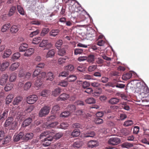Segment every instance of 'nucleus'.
Here are the masks:
<instances>
[{
	"label": "nucleus",
	"instance_id": "1",
	"mask_svg": "<svg viewBox=\"0 0 149 149\" xmlns=\"http://www.w3.org/2000/svg\"><path fill=\"white\" fill-rule=\"evenodd\" d=\"M50 108L48 106H45L40 110L39 114L40 117L44 116L47 115L49 112Z\"/></svg>",
	"mask_w": 149,
	"mask_h": 149
},
{
	"label": "nucleus",
	"instance_id": "2",
	"mask_svg": "<svg viewBox=\"0 0 149 149\" xmlns=\"http://www.w3.org/2000/svg\"><path fill=\"white\" fill-rule=\"evenodd\" d=\"M120 142V139L117 137L110 138L108 141V143L110 145L113 146L119 144Z\"/></svg>",
	"mask_w": 149,
	"mask_h": 149
},
{
	"label": "nucleus",
	"instance_id": "3",
	"mask_svg": "<svg viewBox=\"0 0 149 149\" xmlns=\"http://www.w3.org/2000/svg\"><path fill=\"white\" fill-rule=\"evenodd\" d=\"M138 91L139 92V93L141 95L142 97L143 95H145L149 92V89L147 87L144 86L143 85H140L138 88Z\"/></svg>",
	"mask_w": 149,
	"mask_h": 149
},
{
	"label": "nucleus",
	"instance_id": "4",
	"mask_svg": "<svg viewBox=\"0 0 149 149\" xmlns=\"http://www.w3.org/2000/svg\"><path fill=\"white\" fill-rule=\"evenodd\" d=\"M39 46L42 47H45L46 49H49L52 48V45L51 43L48 42V40H43L40 43Z\"/></svg>",
	"mask_w": 149,
	"mask_h": 149
},
{
	"label": "nucleus",
	"instance_id": "5",
	"mask_svg": "<svg viewBox=\"0 0 149 149\" xmlns=\"http://www.w3.org/2000/svg\"><path fill=\"white\" fill-rule=\"evenodd\" d=\"M55 131L53 130H49L46 131L42 133L40 136V139H41L42 138L45 137L48 135V136H54V134L55 133Z\"/></svg>",
	"mask_w": 149,
	"mask_h": 149
},
{
	"label": "nucleus",
	"instance_id": "6",
	"mask_svg": "<svg viewBox=\"0 0 149 149\" xmlns=\"http://www.w3.org/2000/svg\"><path fill=\"white\" fill-rule=\"evenodd\" d=\"M38 99V96L36 95H32L29 96L27 98V102L28 104H32L34 103Z\"/></svg>",
	"mask_w": 149,
	"mask_h": 149
},
{
	"label": "nucleus",
	"instance_id": "7",
	"mask_svg": "<svg viewBox=\"0 0 149 149\" xmlns=\"http://www.w3.org/2000/svg\"><path fill=\"white\" fill-rule=\"evenodd\" d=\"M53 139L52 136H48L47 138H46L44 139L42 144L44 146H49L51 143V142Z\"/></svg>",
	"mask_w": 149,
	"mask_h": 149
},
{
	"label": "nucleus",
	"instance_id": "8",
	"mask_svg": "<svg viewBox=\"0 0 149 149\" xmlns=\"http://www.w3.org/2000/svg\"><path fill=\"white\" fill-rule=\"evenodd\" d=\"M8 78V75L7 74L2 75L0 80V85L2 86L5 84Z\"/></svg>",
	"mask_w": 149,
	"mask_h": 149
},
{
	"label": "nucleus",
	"instance_id": "9",
	"mask_svg": "<svg viewBox=\"0 0 149 149\" xmlns=\"http://www.w3.org/2000/svg\"><path fill=\"white\" fill-rule=\"evenodd\" d=\"M88 145L89 147L93 148L97 146H98V143L97 141L91 140L88 142Z\"/></svg>",
	"mask_w": 149,
	"mask_h": 149
},
{
	"label": "nucleus",
	"instance_id": "10",
	"mask_svg": "<svg viewBox=\"0 0 149 149\" xmlns=\"http://www.w3.org/2000/svg\"><path fill=\"white\" fill-rule=\"evenodd\" d=\"M69 97V95L68 94L63 93L57 98V100L58 101L65 100L67 99Z\"/></svg>",
	"mask_w": 149,
	"mask_h": 149
},
{
	"label": "nucleus",
	"instance_id": "11",
	"mask_svg": "<svg viewBox=\"0 0 149 149\" xmlns=\"http://www.w3.org/2000/svg\"><path fill=\"white\" fill-rule=\"evenodd\" d=\"M110 85L113 87H114L115 86L117 88H124L125 86V85L123 84H117L116 83V82L115 81H113L110 84Z\"/></svg>",
	"mask_w": 149,
	"mask_h": 149
},
{
	"label": "nucleus",
	"instance_id": "12",
	"mask_svg": "<svg viewBox=\"0 0 149 149\" xmlns=\"http://www.w3.org/2000/svg\"><path fill=\"white\" fill-rule=\"evenodd\" d=\"M24 133L23 132H20L17 135H14L13 138L15 141H18L22 138L23 139Z\"/></svg>",
	"mask_w": 149,
	"mask_h": 149
},
{
	"label": "nucleus",
	"instance_id": "13",
	"mask_svg": "<svg viewBox=\"0 0 149 149\" xmlns=\"http://www.w3.org/2000/svg\"><path fill=\"white\" fill-rule=\"evenodd\" d=\"M13 118L12 117H8L6 120L5 122L4 125V127H7L10 125L13 124Z\"/></svg>",
	"mask_w": 149,
	"mask_h": 149
},
{
	"label": "nucleus",
	"instance_id": "14",
	"mask_svg": "<svg viewBox=\"0 0 149 149\" xmlns=\"http://www.w3.org/2000/svg\"><path fill=\"white\" fill-rule=\"evenodd\" d=\"M60 32V30L58 29H52L49 33V35L50 36L55 37L58 35Z\"/></svg>",
	"mask_w": 149,
	"mask_h": 149
},
{
	"label": "nucleus",
	"instance_id": "15",
	"mask_svg": "<svg viewBox=\"0 0 149 149\" xmlns=\"http://www.w3.org/2000/svg\"><path fill=\"white\" fill-rule=\"evenodd\" d=\"M132 76V74L131 72H128L123 75L122 79L123 80H127L130 79Z\"/></svg>",
	"mask_w": 149,
	"mask_h": 149
},
{
	"label": "nucleus",
	"instance_id": "16",
	"mask_svg": "<svg viewBox=\"0 0 149 149\" xmlns=\"http://www.w3.org/2000/svg\"><path fill=\"white\" fill-rule=\"evenodd\" d=\"M34 51V49L33 48H30L28 49H26L25 52L24 54L25 56H29L31 55L33 53Z\"/></svg>",
	"mask_w": 149,
	"mask_h": 149
},
{
	"label": "nucleus",
	"instance_id": "17",
	"mask_svg": "<svg viewBox=\"0 0 149 149\" xmlns=\"http://www.w3.org/2000/svg\"><path fill=\"white\" fill-rule=\"evenodd\" d=\"M32 121V120L31 118H27L23 122L22 125L24 127H26L30 125Z\"/></svg>",
	"mask_w": 149,
	"mask_h": 149
},
{
	"label": "nucleus",
	"instance_id": "18",
	"mask_svg": "<svg viewBox=\"0 0 149 149\" xmlns=\"http://www.w3.org/2000/svg\"><path fill=\"white\" fill-rule=\"evenodd\" d=\"M28 47V45L26 43H23L20 45L19 48V52H22L26 51Z\"/></svg>",
	"mask_w": 149,
	"mask_h": 149
},
{
	"label": "nucleus",
	"instance_id": "19",
	"mask_svg": "<svg viewBox=\"0 0 149 149\" xmlns=\"http://www.w3.org/2000/svg\"><path fill=\"white\" fill-rule=\"evenodd\" d=\"M9 110L8 109H5L2 114L0 116V120H4L7 117Z\"/></svg>",
	"mask_w": 149,
	"mask_h": 149
},
{
	"label": "nucleus",
	"instance_id": "20",
	"mask_svg": "<svg viewBox=\"0 0 149 149\" xmlns=\"http://www.w3.org/2000/svg\"><path fill=\"white\" fill-rule=\"evenodd\" d=\"M33 135L32 133H27L24 136L23 139L26 141L31 140L33 137Z\"/></svg>",
	"mask_w": 149,
	"mask_h": 149
},
{
	"label": "nucleus",
	"instance_id": "21",
	"mask_svg": "<svg viewBox=\"0 0 149 149\" xmlns=\"http://www.w3.org/2000/svg\"><path fill=\"white\" fill-rule=\"evenodd\" d=\"M16 10V7L15 6L11 7L9 11L8 15L9 17H11L13 16L15 13Z\"/></svg>",
	"mask_w": 149,
	"mask_h": 149
},
{
	"label": "nucleus",
	"instance_id": "22",
	"mask_svg": "<svg viewBox=\"0 0 149 149\" xmlns=\"http://www.w3.org/2000/svg\"><path fill=\"white\" fill-rule=\"evenodd\" d=\"M19 26L18 25H14L11 27L10 31L13 33L17 32L19 29Z\"/></svg>",
	"mask_w": 149,
	"mask_h": 149
},
{
	"label": "nucleus",
	"instance_id": "23",
	"mask_svg": "<svg viewBox=\"0 0 149 149\" xmlns=\"http://www.w3.org/2000/svg\"><path fill=\"white\" fill-rule=\"evenodd\" d=\"M95 135V133L93 131H89L84 134V137L85 138L93 137Z\"/></svg>",
	"mask_w": 149,
	"mask_h": 149
},
{
	"label": "nucleus",
	"instance_id": "24",
	"mask_svg": "<svg viewBox=\"0 0 149 149\" xmlns=\"http://www.w3.org/2000/svg\"><path fill=\"white\" fill-rule=\"evenodd\" d=\"M19 63L18 62H15L13 63L10 68V69L12 71H13L19 66Z\"/></svg>",
	"mask_w": 149,
	"mask_h": 149
},
{
	"label": "nucleus",
	"instance_id": "25",
	"mask_svg": "<svg viewBox=\"0 0 149 149\" xmlns=\"http://www.w3.org/2000/svg\"><path fill=\"white\" fill-rule=\"evenodd\" d=\"M17 77L16 73L13 72L9 76V81L10 82H14L16 80Z\"/></svg>",
	"mask_w": 149,
	"mask_h": 149
},
{
	"label": "nucleus",
	"instance_id": "26",
	"mask_svg": "<svg viewBox=\"0 0 149 149\" xmlns=\"http://www.w3.org/2000/svg\"><path fill=\"white\" fill-rule=\"evenodd\" d=\"M13 84L11 83H8L6 84L5 86L4 89L6 91H8L11 90L13 88Z\"/></svg>",
	"mask_w": 149,
	"mask_h": 149
},
{
	"label": "nucleus",
	"instance_id": "27",
	"mask_svg": "<svg viewBox=\"0 0 149 149\" xmlns=\"http://www.w3.org/2000/svg\"><path fill=\"white\" fill-rule=\"evenodd\" d=\"M47 79L46 80H49L52 81L54 77V76L53 73L51 72H48L47 75Z\"/></svg>",
	"mask_w": 149,
	"mask_h": 149
},
{
	"label": "nucleus",
	"instance_id": "28",
	"mask_svg": "<svg viewBox=\"0 0 149 149\" xmlns=\"http://www.w3.org/2000/svg\"><path fill=\"white\" fill-rule=\"evenodd\" d=\"M9 65V63L7 61H5L3 62L2 64H1V70L2 71L5 70Z\"/></svg>",
	"mask_w": 149,
	"mask_h": 149
},
{
	"label": "nucleus",
	"instance_id": "29",
	"mask_svg": "<svg viewBox=\"0 0 149 149\" xmlns=\"http://www.w3.org/2000/svg\"><path fill=\"white\" fill-rule=\"evenodd\" d=\"M55 54V51L54 49H52L49 50L47 53L46 57L47 58H52L54 56Z\"/></svg>",
	"mask_w": 149,
	"mask_h": 149
},
{
	"label": "nucleus",
	"instance_id": "30",
	"mask_svg": "<svg viewBox=\"0 0 149 149\" xmlns=\"http://www.w3.org/2000/svg\"><path fill=\"white\" fill-rule=\"evenodd\" d=\"M68 59V58L66 56L60 57L58 60V63L60 65L62 64L65 63L66 60Z\"/></svg>",
	"mask_w": 149,
	"mask_h": 149
},
{
	"label": "nucleus",
	"instance_id": "31",
	"mask_svg": "<svg viewBox=\"0 0 149 149\" xmlns=\"http://www.w3.org/2000/svg\"><path fill=\"white\" fill-rule=\"evenodd\" d=\"M61 88H56L52 91V94L54 96H56L61 92Z\"/></svg>",
	"mask_w": 149,
	"mask_h": 149
},
{
	"label": "nucleus",
	"instance_id": "32",
	"mask_svg": "<svg viewBox=\"0 0 149 149\" xmlns=\"http://www.w3.org/2000/svg\"><path fill=\"white\" fill-rule=\"evenodd\" d=\"M119 100L116 98H111L109 101V102L111 104H116L119 102Z\"/></svg>",
	"mask_w": 149,
	"mask_h": 149
},
{
	"label": "nucleus",
	"instance_id": "33",
	"mask_svg": "<svg viewBox=\"0 0 149 149\" xmlns=\"http://www.w3.org/2000/svg\"><path fill=\"white\" fill-rule=\"evenodd\" d=\"M14 97V95L12 94L9 95H8L6 99V104H9L12 101V100Z\"/></svg>",
	"mask_w": 149,
	"mask_h": 149
},
{
	"label": "nucleus",
	"instance_id": "34",
	"mask_svg": "<svg viewBox=\"0 0 149 149\" xmlns=\"http://www.w3.org/2000/svg\"><path fill=\"white\" fill-rule=\"evenodd\" d=\"M77 76L74 75H70L67 78V80L69 82H72L75 81L77 79Z\"/></svg>",
	"mask_w": 149,
	"mask_h": 149
},
{
	"label": "nucleus",
	"instance_id": "35",
	"mask_svg": "<svg viewBox=\"0 0 149 149\" xmlns=\"http://www.w3.org/2000/svg\"><path fill=\"white\" fill-rule=\"evenodd\" d=\"M50 92L49 90H44L40 93L39 96H42L43 97H45L48 96Z\"/></svg>",
	"mask_w": 149,
	"mask_h": 149
},
{
	"label": "nucleus",
	"instance_id": "36",
	"mask_svg": "<svg viewBox=\"0 0 149 149\" xmlns=\"http://www.w3.org/2000/svg\"><path fill=\"white\" fill-rule=\"evenodd\" d=\"M102 89L101 88H98L94 92L92 93V95L94 97L98 96L102 93Z\"/></svg>",
	"mask_w": 149,
	"mask_h": 149
},
{
	"label": "nucleus",
	"instance_id": "37",
	"mask_svg": "<svg viewBox=\"0 0 149 149\" xmlns=\"http://www.w3.org/2000/svg\"><path fill=\"white\" fill-rule=\"evenodd\" d=\"M22 100V98L20 96L16 97L14 99L13 103L14 105H17Z\"/></svg>",
	"mask_w": 149,
	"mask_h": 149
},
{
	"label": "nucleus",
	"instance_id": "38",
	"mask_svg": "<svg viewBox=\"0 0 149 149\" xmlns=\"http://www.w3.org/2000/svg\"><path fill=\"white\" fill-rule=\"evenodd\" d=\"M85 101L86 103L89 104H94L96 102L95 100L93 97L87 98Z\"/></svg>",
	"mask_w": 149,
	"mask_h": 149
},
{
	"label": "nucleus",
	"instance_id": "39",
	"mask_svg": "<svg viewBox=\"0 0 149 149\" xmlns=\"http://www.w3.org/2000/svg\"><path fill=\"white\" fill-rule=\"evenodd\" d=\"M12 54L11 50L10 49L6 50L4 52L2 57L3 58H6L8 57Z\"/></svg>",
	"mask_w": 149,
	"mask_h": 149
},
{
	"label": "nucleus",
	"instance_id": "40",
	"mask_svg": "<svg viewBox=\"0 0 149 149\" xmlns=\"http://www.w3.org/2000/svg\"><path fill=\"white\" fill-rule=\"evenodd\" d=\"M83 144L82 141L78 140L75 142L73 144V146L74 147L79 148L81 147Z\"/></svg>",
	"mask_w": 149,
	"mask_h": 149
},
{
	"label": "nucleus",
	"instance_id": "41",
	"mask_svg": "<svg viewBox=\"0 0 149 149\" xmlns=\"http://www.w3.org/2000/svg\"><path fill=\"white\" fill-rule=\"evenodd\" d=\"M42 81L40 79H38L36 80L35 83V86L38 88L36 89L37 90H38L39 88L40 87L42 84Z\"/></svg>",
	"mask_w": 149,
	"mask_h": 149
},
{
	"label": "nucleus",
	"instance_id": "42",
	"mask_svg": "<svg viewBox=\"0 0 149 149\" xmlns=\"http://www.w3.org/2000/svg\"><path fill=\"white\" fill-rule=\"evenodd\" d=\"M49 30L48 28H43L40 33V36H44L48 33Z\"/></svg>",
	"mask_w": 149,
	"mask_h": 149
},
{
	"label": "nucleus",
	"instance_id": "43",
	"mask_svg": "<svg viewBox=\"0 0 149 149\" xmlns=\"http://www.w3.org/2000/svg\"><path fill=\"white\" fill-rule=\"evenodd\" d=\"M10 23H8L5 24L1 28V31L2 32H6V30L10 28Z\"/></svg>",
	"mask_w": 149,
	"mask_h": 149
},
{
	"label": "nucleus",
	"instance_id": "44",
	"mask_svg": "<svg viewBox=\"0 0 149 149\" xmlns=\"http://www.w3.org/2000/svg\"><path fill=\"white\" fill-rule=\"evenodd\" d=\"M66 53V50L65 48L61 47L59 50L58 54L61 56H63L65 55Z\"/></svg>",
	"mask_w": 149,
	"mask_h": 149
},
{
	"label": "nucleus",
	"instance_id": "45",
	"mask_svg": "<svg viewBox=\"0 0 149 149\" xmlns=\"http://www.w3.org/2000/svg\"><path fill=\"white\" fill-rule=\"evenodd\" d=\"M87 61L89 63L93 62L95 60V56L93 54H90L87 57Z\"/></svg>",
	"mask_w": 149,
	"mask_h": 149
},
{
	"label": "nucleus",
	"instance_id": "46",
	"mask_svg": "<svg viewBox=\"0 0 149 149\" xmlns=\"http://www.w3.org/2000/svg\"><path fill=\"white\" fill-rule=\"evenodd\" d=\"M17 8L19 13L22 15H24V12L23 8L19 5H17Z\"/></svg>",
	"mask_w": 149,
	"mask_h": 149
},
{
	"label": "nucleus",
	"instance_id": "47",
	"mask_svg": "<svg viewBox=\"0 0 149 149\" xmlns=\"http://www.w3.org/2000/svg\"><path fill=\"white\" fill-rule=\"evenodd\" d=\"M68 83L66 80H63L58 83V85L61 86L65 87L67 86L68 84Z\"/></svg>",
	"mask_w": 149,
	"mask_h": 149
},
{
	"label": "nucleus",
	"instance_id": "48",
	"mask_svg": "<svg viewBox=\"0 0 149 149\" xmlns=\"http://www.w3.org/2000/svg\"><path fill=\"white\" fill-rule=\"evenodd\" d=\"M63 43V41L62 40H59L55 44V46L57 49H59V48L61 46Z\"/></svg>",
	"mask_w": 149,
	"mask_h": 149
},
{
	"label": "nucleus",
	"instance_id": "49",
	"mask_svg": "<svg viewBox=\"0 0 149 149\" xmlns=\"http://www.w3.org/2000/svg\"><path fill=\"white\" fill-rule=\"evenodd\" d=\"M46 76V73L45 72H40L39 74V75L38 77V79L41 80L43 81V79L45 78Z\"/></svg>",
	"mask_w": 149,
	"mask_h": 149
},
{
	"label": "nucleus",
	"instance_id": "50",
	"mask_svg": "<svg viewBox=\"0 0 149 149\" xmlns=\"http://www.w3.org/2000/svg\"><path fill=\"white\" fill-rule=\"evenodd\" d=\"M74 68V66L72 65H69L66 66L65 67V69L66 70L69 71L70 72L73 70Z\"/></svg>",
	"mask_w": 149,
	"mask_h": 149
},
{
	"label": "nucleus",
	"instance_id": "51",
	"mask_svg": "<svg viewBox=\"0 0 149 149\" xmlns=\"http://www.w3.org/2000/svg\"><path fill=\"white\" fill-rule=\"evenodd\" d=\"M70 112L68 111H65L61 113L60 115L61 117L66 118L70 114Z\"/></svg>",
	"mask_w": 149,
	"mask_h": 149
},
{
	"label": "nucleus",
	"instance_id": "52",
	"mask_svg": "<svg viewBox=\"0 0 149 149\" xmlns=\"http://www.w3.org/2000/svg\"><path fill=\"white\" fill-rule=\"evenodd\" d=\"M133 124L132 121V120H129L124 122L123 125L126 127H128L131 126Z\"/></svg>",
	"mask_w": 149,
	"mask_h": 149
},
{
	"label": "nucleus",
	"instance_id": "53",
	"mask_svg": "<svg viewBox=\"0 0 149 149\" xmlns=\"http://www.w3.org/2000/svg\"><path fill=\"white\" fill-rule=\"evenodd\" d=\"M80 132L79 130H75L72 132L71 135L74 137L78 136L80 134Z\"/></svg>",
	"mask_w": 149,
	"mask_h": 149
},
{
	"label": "nucleus",
	"instance_id": "54",
	"mask_svg": "<svg viewBox=\"0 0 149 149\" xmlns=\"http://www.w3.org/2000/svg\"><path fill=\"white\" fill-rule=\"evenodd\" d=\"M31 86V83L30 82L26 83L24 86V90H27L30 88Z\"/></svg>",
	"mask_w": 149,
	"mask_h": 149
},
{
	"label": "nucleus",
	"instance_id": "55",
	"mask_svg": "<svg viewBox=\"0 0 149 149\" xmlns=\"http://www.w3.org/2000/svg\"><path fill=\"white\" fill-rule=\"evenodd\" d=\"M41 40V38L40 37H38L34 38L32 40V43L34 44H38Z\"/></svg>",
	"mask_w": 149,
	"mask_h": 149
},
{
	"label": "nucleus",
	"instance_id": "56",
	"mask_svg": "<svg viewBox=\"0 0 149 149\" xmlns=\"http://www.w3.org/2000/svg\"><path fill=\"white\" fill-rule=\"evenodd\" d=\"M69 74V72L68 71H64L61 72L59 75V77H65Z\"/></svg>",
	"mask_w": 149,
	"mask_h": 149
},
{
	"label": "nucleus",
	"instance_id": "57",
	"mask_svg": "<svg viewBox=\"0 0 149 149\" xmlns=\"http://www.w3.org/2000/svg\"><path fill=\"white\" fill-rule=\"evenodd\" d=\"M83 49H75L74 50V54L76 55H77L78 54H81L83 53Z\"/></svg>",
	"mask_w": 149,
	"mask_h": 149
},
{
	"label": "nucleus",
	"instance_id": "58",
	"mask_svg": "<svg viewBox=\"0 0 149 149\" xmlns=\"http://www.w3.org/2000/svg\"><path fill=\"white\" fill-rule=\"evenodd\" d=\"M133 145L132 144L129 143H125L122 144V146L123 147L125 148H131L133 146Z\"/></svg>",
	"mask_w": 149,
	"mask_h": 149
},
{
	"label": "nucleus",
	"instance_id": "59",
	"mask_svg": "<svg viewBox=\"0 0 149 149\" xmlns=\"http://www.w3.org/2000/svg\"><path fill=\"white\" fill-rule=\"evenodd\" d=\"M97 68V65H92L89 66L88 68V71L91 72L94 71Z\"/></svg>",
	"mask_w": 149,
	"mask_h": 149
},
{
	"label": "nucleus",
	"instance_id": "60",
	"mask_svg": "<svg viewBox=\"0 0 149 149\" xmlns=\"http://www.w3.org/2000/svg\"><path fill=\"white\" fill-rule=\"evenodd\" d=\"M11 140V137L10 136H7L5 137L3 140V144H6L9 143Z\"/></svg>",
	"mask_w": 149,
	"mask_h": 149
},
{
	"label": "nucleus",
	"instance_id": "61",
	"mask_svg": "<svg viewBox=\"0 0 149 149\" xmlns=\"http://www.w3.org/2000/svg\"><path fill=\"white\" fill-rule=\"evenodd\" d=\"M95 122L96 124H102L103 123V120L100 118H97L95 119Z\"/></svg>",
	"mask_w": 149,
	"mask_h": 149
},
{
	"label": "nucleus",
	"instance_id": "62",
	"mask_svg": "<svg viewBox=\"0 0 149 149\" xmlns=\"http://www.w3.org/2000/svg\"><path fill=\"white\" fill-rule=\"evenodd\" d=\"M20 56V54L19 52L15 53L13 56L12 58L13 60H16L18 59Z\"/></svg>",
	"mask_w": 149,
	"mask_h": 149
},
{
	"label": "nucleus",
	"instance_id": "63",
	"mask_svg": "<svg viewBox=\"0 0 149 149\" xmlns=\"http://www.w3.org/2000/svg\"><path fill=\"white\" fill-rule=\"evenodd\" d=\"M68 109L72 112L74 111L76 109L75 106L73 104H70L68 105Z\"/></svg>",
	"mask_w": 149,
	"mask_h": 149
},
{
	"label": "nucleus",
	"instance_id": "64",
	"mask_svg": "<svg viewBox=\"0 0 149 149\" xmlns=\"http://www.w3.org/2000/svg\"><path fill=\"white\" fill-rule=\"evenodd\" d=\"M144 98H145V100L147 102H149V92L145 94V95H143L142 97Z\"/></svg>",
	"mask_w": 149,
	"mask_h": 149
}]
</instances>
